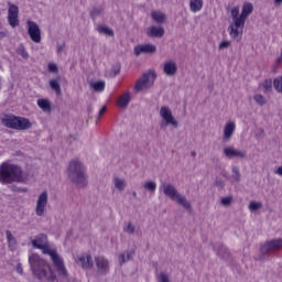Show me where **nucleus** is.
<instances>
[{
	"instance_id": "obj_51",
	"label": "nucleus",
	"mask_w": 282,
	"mask_h": 282,
	"mask_svg": "<svg viewBox=\"0 0 282 282\" xmlns=\"http://www.w3.org/2000/svg\"><path fill=\"white\" fill-rule=\"evenodd\" d=\"M107 112V106H104L99 112H98V117L97 120H100V118H102V116H105V113Z\"/></svg>"
},
{
	"instance_id": "obj_35",
	"label": "nucleus",
	"mask_w": 282,
	"mask_h": 282,
	"mask_svg": "<svg viewBox=\"0 0 282 282\" xmlns=\"http://www.w3.org/2000/svg\"><path fill=\"white\" fill-rule=\"evenodd\" d=\"M115 187L117 188V191L122 192L127 187V183H124V180L115 177Z\"/></svg>"
},
{
	"instance_id": "obj_23",
	"label": "nucleus",
	"mask_w": 282,
	"mask_h": 282,
	"mask_svg": "<svg viewBox=\"0 0 282 282\" xmlns=\"http://www.w3.org/2000/svg\"><path fill=\"white\" fill-rule=\"evenodd\" d=\"M37 107H40V109H42V111H45L46 113H52V102L50 101V99H37Z\"/></svg>"
},
{
	"instance_id": "obj_60",
	"label": "nucleus",
	"mask_w": 282,
	"mask_h": 282,
	"mask_svg": "<svg viewBox=\"0 0 282 282\" xmlns=\"http://www.w3.org/2000/svg\"><path fill=\"white\" fill-rule=\"evenodd\" d=\"M258 131H259L260 133H265V131L263 130V128H260Z\"/></svg>"
},
{
	"instance_id": "obj_34",
	"label": "nucleus",
	"mask_w": 282,
	"mask_h": 282,
	"mask_svg": "<svg viewBox=\"0 0 282 282\" xmlns=\"http://www.w3.org/2000/svg\"><path fill=\"white\" fill-rule=\"evenodd\" d=\"M102 14V8L94 7L93 10L89 12V17L93 19V21H96L97 17H100Z\"/></svg>"
},
{
	"instance_id": "obj_1",
	"label": "nucleus",
	"mask_w": 282,
	"mask_h": 282,
	"mask_svg": "<svg viewBox=\"0 0 282 282\" xmlns=\"http://www.w3.org/2000/svg\"><path fill=\"white\" fill-rule=\"evenodd\" d=\"M29 264L32 274H34L39 279V281H56V272L52 270L50 263L43 260L40 254L32 253L29 257Z\"/></svg>"
},
{
	"instance_id": "obj_54",
	"label": "nucleus",
	"mask_w": 282,
	"mask_h": 282,
	"mask_svg": "<svg viewBox=\"0 0 282 282\" xmlns=\"http://www.w3.org/2000/svg\"><path fill=\"white\" fill-rule=\"evenodd\" d=\"M87 111H88V117L91 118V111H93L91 106H88V107H87Z\"/></svg>"
},
{
	"instance_id": "obj_58",
	"label": "nucleus",
	"mask_w": 282,
	"mask_h": 282,
	"mask_svg": "<svg viewBox=\"0 0 282 282\" xmlns=\"http://www.w3.org/2000/svg\"><path fill=\"white\" fill-rule=\"evenodd\" d=\"M223 182L221 181H216V186H221Z\"/></svg>"
},
{
	"instance_id": "obj_24",
	"label": "nucleus",
	"mask_w": 282,
	"mask_h": 282,
	"mask_svg": "<svg viewBox=\"0 0 282 282\" xmlns=\"http://www.w3.org/2000/svg\"><path fill=\"white\" fill-rule=\"evenodd\" d=\"M33 248L39 250V246H45L47 243V236L45 234H40L32 240Z\"/></svg>"
},
{
	"instance_id": "obj_30",
	"label": "nucleus",
	"mask_w": 282,
	"mask_h": 282,
	"mask_svg": "<svg viewBox=\"0 0 282 282\" xmlns=\"http://www.w3.org/2000/svg\"><path fill=\"white\" fill-rule=\"evenodd\" d=\"M97 31L99 32V34H106V36H113V29L107 25H99L97 28Z\"/></svg>"
},
{
	"instance_id": "obj_43",
	"label": "nucleus",
	"mask_w": 282,
	"mask_h": 282,
	"mask_svg": "<svg viewBox=\"0 0 282 282\" xmlns=\"http://www.w3.org/2000/svg\"><path fill=\"white\" fill-rule=\"evenodd\" d=\"M123 232H127L128 235H133V232H135V226L129 223L127 227L123 228Z\"/></svg>"
},
{
	"instance_id": "obj_38",
	"label": "nucleus",
	"mask_w": 282,
	"mask_h": 282,
	"mask_svg": "<svg viewBox=\"0 0 282 282\" xmlns=\"http://www.w3.org/2000/svg\"><path fill=\"white\" fill-rule=\"evenodd\" d=\"M253 100L257 102V105H260V107L265 105V97H263L261 94L254 95Z\"/></svg>"
},
{
	"instance_id": "obj_36",
	"label": "nucleus",
	"mask_w": 282,
	"mask_h": 282,
	"mask_svg": "<svg viewBox=\"0 0 282 282\" xmlns=\"http://www.w3.org/2000/svg\"><path fill=\"white\" fill-rule=\"evenodd\" d=\"M273 87L278 94H282V76L273 80Z\"/></svg>"
},
{
	"instance_id": "obj_45",
	"label": "nucleus",
	"mask_w": 282,
	"mask_h": 282,
	"mask_svg": "<svg viewBox=\"0 0 282 282\" xmlns=\"http://www.w3.org/2000/svg\"><path fill=\"white\" fill-rule=\"evenodd\" d=\"M232 204V196H227L221 198L223 206H230Z\"/></svg>"
},
{
	"instance_id": "obj_55",
	"label": "nucleus",
	"mask_w": 282,
	"mask_h": 282,
	"mask_svg": "<svg viewBox=\"0 0 282 282\" xmlns=\"http://www.w3.org/2000/svg\"><path fill=\"white\" fill-rule=\"evenodd\" d=\"M275 173H276V175H281V177H282V166L278 167Z\"/></svg>"
},
{
	"instance_id": "obj_16",
	"label": "nucleus",
	"mask_w": 282,
	"mask_h": 282,
	"mask_svg": "<svg viewBox=\"0 0 282 282\" xmlns=\"http://www.w3.org/2000/svg\"><path fill=\"white\" fill-rule=\"evenodd\" d=\"M76 263L83 268V270H91L94 268V258L91 254H82L76 260Z\"/></svg>"
},
{
	"instance_id": "obj_46",
	"label": "nucleus",
	"mask_w": 282,
	"mask_h": 282,
	"mask_svg": "<svg viewBox=\"0 0 282 282\" xmlns=\"http://www.w3.org/2000/svg\"><path fill=\"white\" fill-rule=\"evenodd\" d=\"M120 69H121V65L120 63H117L112 66V76H118V74H120Z\"/></svg>"
},
{
	"instance_id": "obj_11",
	"label": "nucleus",
	"mask_w": 282,
	"mask_h": 282,
	"mask_svg": "<svg viewBox=\"0 0 282 282\" xmlns=\"http://www.w3.org/2000/svg\"><path fill=\"white\" fill-rule=\"evenodd\" d=\"M8 21L11 28L19 26V7L12 2H8Z\"/></svg>"
},
{
	"instance_id": "obj_37",
	"label": "nucleus",
	"mask_w": 282,
	"mask_h": 282,
	"mask_svg": "<svg viewBox=\"0 0 282 282\" xmlns=\"http://www.w3.org/2000/svg\"><path fill=\"white\" fill-rule=\"evenodd\" d=\"M262 207H263V204L254 202V200H252L249 204V210H251V213H254V212L261 209Z\"/></svg>"
},
{
	"instance_id": "obj_15",
	"label": "nucleus",
	"mask_w": 282,
	"mask_h": 282,
	"mask_svg": "<svg viewBox=\"0 0 282 282\" xmlns=\"http://www.w3.org/2000/svg\"><path fill=\"white\" fill-rule=\"evenodd\" d=\"M47 192H43L42 194H40L35 207V215H37V217H43V215H45V206H47Z\"/></svg>"
},
{
	"instance_id": "obj_27",
	"label": "nucleus",
	"mask_w": 282,
	"mask_h": 282,
	"mask_svg": "<svg viewBox=\"0 0 282 282\" xmlns=\"http://www.w3.org/2000/svg\"><path fill=\"white\" fill-rule=\"evenodd\" d=\"M204 8V0H189L191 12H199Z\"/></svg>"
},
{
	"instance_id": "obj_41",
	"label": "nucleus",
	"mask_w": 282,
	"mask_h": 282,
	"mask_svg": "<svg viewBox=\"0 0 282 282\" xmlns=\"http://www.w3.org/2000/svg\"><path fill=\"white\" fill-rule=\"evenodd\" d=\"M10 189L12 193H28V187H19L17 185H11Z\"/></svg>"
},
{
	"instance_id": "obj_13",
	"label": "nucleus",
	"mask_w": 282,
	"mask_h": 282,
	"mask_svg": "<svg viewBox=\"0 0 282 282\" xmlns=\"http://www.w3.org/2000/svg\"><path fill=\"white\" fill-rule=\"evenodd\" d=\"M95 263L98 274H109V260L107 258H105L104 256L95 257Z\"/></svg>"
},
{
	"instance_id": "obj_26",
	"label": "nucleus",
	"mask_w": 282,
	"mask_h": 282,
	"mask_svg": "<svg viewBox=\"0 0 282 282\" xmlns=\"http://www.w3.org/2000/svg\"><path fill=\"white\" fill-rule=\"evenodd\" d=\"M129 102H131V94L126 93L118 99V105L121 109H127L129 107Z\"/></svg>"
},
{
	"instance_id": "obj_12",
	"label": "nucleus",
	"mask_w": 282,
	"mask_h": 282,
	"mask_svg": "<svg viewBox=\"0 0 282 282\" xmlns=\"http://www.w3.org/2000/svg\"><path fill=\"white\" fill-rule=\"evenodd\" d=\"M213 250L216 252V257H219L223 261H229L231 254L230 249L224 243H212Z\"/></svg>"
},
{
	"instance_id": "obj_21",
	"label": "nucleus",
	"mask_w": 282,
	"mask_h": 282,
	"mask_svg": "<svg viewBox=\"0 0 282 282\" xmlns=\"http://www.w3.org/2000/svg\"><path fill=\"white\" fill-rule=\"evenodd\" d=\"M234 133H235V122L227 123L224 129V137H223L224 142H230Z\"/></svg>"
},
{
	"instance_id": "obj_7",
	"label": "nucleus",
	"mask_w": 282,
	"mask_h": 282,
	"mask_svg": "<svg viewBox=\"0 0 282 282\" xmlns=\"http://www.w3.org/2000/svg\"><path fill=\"white\" fill-rule=\"evenodd\" d=\"M158 79V73L155 70H149L144 73L135 83L134 91H142V89H150L155 85V80Z\"/></svg>"
},
{
	"instance_id": "obj_25",
	"label": "nucleus",
	"mask_w": 282,
	"mask_h": 282,
	"mask_svg": "<svg viewBox=\"0 0 282 282\" xmlns=\"http://www.w3.org/2000/svg\"><path fill=\"white\" fill-rule=\"evenodd\" d=\"M228 32L231 36V39H236L237 41H239V36L241 37V34H243V28H237L235 26V24H230L228 26Z\"/></svg>"
},
{
	"instance_id": "obj_57",
	"label": "nucleus",
	"mask_w": 282,
	"mask_h": 282,
	"mask_svg": "<svg viewBox=\"0 0 282 282\" xmlns=\"http://www.w3.org/2000/svg\"><path fill=\"white\" fill-rule=\"evenodd\" d=\"M191 155H192V158H195V155H197V152L192 151V152H191Z\"/></svg>"
},
{
	"instance_id": "obj_4",
	"label": "nucleus",
	"mask_w": 282,
	"mask_h": 282,
	"mask_svg": "<svg viewBox=\"0 0 282 282\" xmlns=\"http://www.w3.org/2000/svg\"><path fill=\"white\" fill-rule=\"evenodd\" d=\"M0 124L7 129H13L14 131H28V129H32V121H30V119L12 113H2Z\"/></svg>"
},
{
	"instance_id": "obj_9",
	"label": "nucleus",
	"mask_w": 282,
	"mask_h": 282,
	"mask_svg": "<svg viewBox=\"0 0 282 282\" xmlns=\"http://www.w3.org/2000/svg\"><path fill=\"white\" fill-rule=\"evenodd\" d=\"M160 116L162 120H164L166 127L172 126L174 127V129H177V127H180V123L175 120V117H173V112L171 111V108H169V106L161 107Z\"/></svg>"
},
{
	"instance_id": "obj_47",
	"label": "nucleus",
	"mask_w": 282,
	"mask_h": 282,
	"mask_svg": "<svg viewBox=\"0 0 282 282\" xmlns=\"http://www.w3.org/2000/svg\"><path fill=\"white\" fill-rule=\"evenodd\" d=\"M231 43L230 41H223L219 46L218 50H228V47H230Z\"/></svg>"
},
{
	"instance_id": "obj_14",
	"label": "nucleus",
	"mask_w": 282,
	"mask_h": 282,
	"mask_svg": "<svg viewBox=\"0 0 282 282\" xmlns=\"http://www.w3.org/2000/svg\"><path fill=\"white\" fill-rule=\"evenodd\" d=\"M158 52V46L155 44H138L134 46V56H140V54H155Z\"/></svg>"
},
{
	"instance_id": "obj_59",
	"label": "nucleus",
	"mask_w": 282,
	"mask_h": 282,
	"mask_svg": "<svg viewBox=\"0 0 282 282\" xmlns=\"http://www.w3.org/2000/svg\"><path fill=\"white\" fill-rule=\"evenodd\" d=\"M6 36V33L0 32V39H3Z\"/></svg>"
},
{
	"instance_id": "obj_29",
	"label": "nucleus",
	"mask_w": 282,
	"mask_h": 282,
	"mask_svg": "<svg viewBox=\"0 0 282 282\" xmlns=\"http://www.w3.org/2000/svg\"><path fill=\"white\" fill-rule=\"evenodd\" d=\"M50 87L57 96H61L63 94V90L61 89V84L56 79L50 80Z\"/></svg>"
},
{
	"instance_id": "obj_39",
	"label": "nucleus",
	"mask_w": 282,
	"mask_h": 282,
	"mask_svg": "<svg viewBox=\"0 0 282 282\" xmlns=\"http://www.w3.org/2000/svg\"><path fill=\"white\" fill-rule=\"evenodd\" d=\"M159 282H171V278L169 276V273L166 272H161L158 276H156Z\"/></svg>"
},
{
	"instance_id": "obj_56",
	"label": "nucleus",
	"mask_w": 282,
	"mask_h": 282,
	"mask_svg": "<svg viewBox=\"0 0 282 282\" xmlns=\"http://www.w3.org/2000/svg\"><path fill=\"white\" fill-rule=\"evenodd\" d=\"M275 6H282V0H274Z\"/></svg>"
},
{
	"instance_id": "obj_50",
	"label": "nucleus",
	"mask_w": 282,
	"mask_h": 282,
	"mask_svg": "<svg viewBox=\"0 0 282 282\" xmlns=\"http://www.w3.org/2000/svg\"><path fill=\"white\" fill-rule=\"evenodd\" d=\"M48 72L56 74V72H58V66L56 64H48Z\"/></svg>"
},
{
	"instance_id": "obj_10",
	"label": "nucleus",
	"mask_w": 282,
	"mask_h": 282,
	"mask_svg": "<svg viewBox=\"0 0 282 282\" xmlns=\"http://www.w3.org/2000/svg\"><path fill=\"white\" fill-rule=\"evenodd\" d=\"M28 34L33 43H41V28L36 22L29 20L28 22Z\"/></svg>"
},
{
	"instance_id": "obj_48",
	"label": "nucleus",
	"mask_w": 282,
	"mask_h": 282,
	"mask_svg": "<svg viewBox=\"0 0 282 282\" xmlns=\"http://www.w3.org/2000/svg\"><path fill=\"white\" fill-rule=\"evenodd\" d=\"M123 254H126V261H132L133 254H135V251L134 250L126 251V252H123Z\"/></svg>"
},
{
	"instance_id": "obj_18",
	"label": "nucleus",
	"mask_w": 282,
	"mask_h": 282,
	"mask_svg": "<svg viewBox=\"0 0 282 282\" xmlns=\"http://www.w3.org/2000/svg\"><path fill=\"white\" fill-rule=\"evenodd\" d=\"M253 10H254V6H252V3H250V2H246L242 6L239 22L243 21V23L246 24V19L249 18V15L251 14V12H253Z\"/></svg>"
},
{
	"instance_id": "obj_61",
	"label": "nucleus",
	"mask_w": 282,
	"mask_h": 282,
	"mask_svg": "<svg viewBox=\"0 0 282 282\" xmlns=\"http://www.w3.org/2000/svg\"><path fill=\"white\" fill-rule=\"evenodd\" d=\"M133 197H138V194L135 192L132 193Z\"/></svg>"
},
{
	"instance_id": "obj_3",
	"label": "nucleus",
	"mask_w": 282,
	"mask_h": 282,
	"mask_svg": "<svg viewBox=\"0 0 282 282\" xmlns=\"http://www.w3.org/2000/svg\"><path fill=\"white\" fill-rule=\"evenodd\" d=\"M68 180L76 186H80V188H85L87 186V172L85 164L80 162L78 159H73L69 161L66 170Z\"/></svg>"
},
{
	"instance_id": "obj_19",
	"label": "nucleus",
	"mask_w": 282,
	"mask_h": 282,
	"mask_svg": "<svg viewBox=\"0 0 282 282\" xmlns=\"http://www.w3.org/2000/svg\"><path fill=\"white\" fill-rule=\"evenodd\" d=\"M230 14H231V18H232V21H234L232 24H235V28H241V29H243V26H245L246 24L243 23V20L240 21L241 15H239V7H235L234 9H231ZM239 21H240V22H239Z\"/></svg>"
},
{
	"instance_id": "obj_52",
	"label": "nucleus",
	"mask_w": 282,
	"mask_h": 282,
	"mask_svg": "<svg viewBox=\"0 0 282 282\" xmlns=\"http://www.w3.org/2000/svg\"><path fill=\"white\" fill-rule=\"evenodd\" d=\"M17 272L18 274H23V265L21 263L17 264Z\"/></svg>"
},
{
	"instance_id": "obj_49",
	"label": "nucleus",
	"mask_w": 282,
	"mask_h": 282,
	"mask_svg": "<svg viewBox=\"0 0 282 282\" xmlns=\"http://www.w3.org/2000/svg\"><path fill=\"white\" fill-rule=\"evenodd\" d=\"M127 263V253H121L119 256V265H124Z\"/></svg>"
},
{
	"instance_id": "obj_32",
	"label": "nucleus",
	"mask_w": 282,
	"mask_h": 282,
	"mask_svg": "<svg viewBox=\"0 0 282 282\" xmlns=\"http://www.w3.org/2000/svg\"><path fill=\"white\" fill-rule=\"evenodd\" d=\"M143 188L145 191H149L150 193H155V188H158V184H155V181H149L143 184Z\"/></svg>"
},
{
	"instance_id": "obj_42",
	"label": "nucleus",
	"mask_w": 282,
	"mask_h": 282,
	"mask_svg": "<svg viewBox=\"0 0 282 282\" xmlns=\"http://www.w3.org/2000/svg\"><path fill=\"white\" fill-rule=\"evenodd\" d=\"M262 87L265 93L272 91V79H265L264 83L262 84Z\"/></svg>"
},
{
	"instance_id": "obj_6",
	"label": "nucleus",
	"mask_w": 282,
	"mask_h": 282,
	"mask_svg": "<svg viewBox=\"0 0 282 282\" xmlns=\"http://www.w3.org/2000/svg\"><path fill=\"white\" fill-rule=\"evenodd\" d=\"M37 248L39 250H42L43 254H48V257H51L58 279H67V269L65 268V262L62 260L61 256H58V251H56V249H51L48 243L37 246Z\"/></svg>"
},
{
	"instance_id": "obj_44",
	"label": "nucleus",
	"mask_w": 282,
	"mask_h": 282,
	"mask_svg": "<svg viewBox=\"0 0 282 282\" xmlns=\"http://www.w3.org/2000/svg\"><path fill=\"white\" fill-rule=\"evenodd\" d=\"M8 243H17V238L12 235V231L6 230Z\"/></svg>"
},
{
	"instance_id": "obj_31",
	"label": "nucleus",
	"mask_w": 282,
	"mask_h": 282,
	"mask_svg": "<svg viewBox=\"0 0 282 282\" xmlns=\"http://www.w3.org/2000/svg\"><path fill=\"white\" fill-rule=\"evenodd\" d=\"M17 54H19V56H22V58H24V59L30 58V54L28 53V51L25 50V46L23 44H20L18 46Z\"/></svg>"
},
{
	"instance_id": "obj_8",
	"label": "nucleus",
	"mask_w": 282,
	"mask_h": 282,
	"mask_svg": "<svg viewBox=\"0 0 282 282\" xmlns=\"http://www.w3.org/2000/svg\"><path fill=\"white\" fill-rule=\"evenodd\" d=\"M282 249V238L268 240L260 247L261 254H270L272 252H279Z\"/></svg>"
},
{
	"instance_id": "obj_53",
	"label": "nucleus",
	"mask_w": 282,
	"mask_h": 282,
	"mask_svg": "<svg viewBox=\"0 0 282 282\" xmlns=\"http://www.w3.org/2000/svg\"><path fill=\"white\" fill-rule=\"evenodd\" d=\"M65 50V42H63L61 45L57 46V52L61 54Z\"/></svg>"
},
{
	"instance_id": "obj_28",
	"label": "nucleus",
	"mask_w": 282,
	"mask_h": 282,
	"mask_svg": "<svg viewBox=\"0 0 282 282\" xmlns=\"http://www.w3.org/2000/svg\"><path fill=\"white\" fill-rule=\"evenodd\" d=\"M151 18L153 19V21H155V23H164V21H166V14L162 13V12H158V11H152L151 12Z\"/></svg>"
},
{
	"instance_id": "obj_33",
	"label": "nucleus",
	"mask_w": 282,
	"mask_h": 282,
	"mask_svg": "<svg viewBox=\"0 0 282 282\" xmlns=\"http://www.w3.org/2000/svg\"><path fill=\"white\" fill-rule=\"evenodd\" d=\"M90 87H93L94 91H105V82L90 83Z\"/></svg>"
},
{
	"instance_id": "obj_40",
	"label": "nucleus",
	"mask_w": 282,
	"mask_h": 282,
	"mask_svg": "<svg viewBox=\"0 0 282 282\" xmlns=\"http://www.w3.org/2000/svg\"><path fill=\"white\" fill-rule=\"evenodd\" d=\"M232 173H234V175H232L234 180H235L236 182H240V180H241V173L239 172V167L232 166Z\"/></svg>"
},
{
	"instance_id": "obj_17",
	"label": "nucleus",
	"mask_w": 282,
	"mask_h": 282,
	"mask_svg": "<svg viewBox=\"0 0 282 282\" xmlns=\"http://www.w3.org/2000/svg\"><path fill=\"white\" fill-rule=\"evenodd\" d=\"M223 151H224V154L229 160H232V158H239L240 160H243L247 155L246 151L237 150L234 147L224 148Z\"/></svg>"
},
{
	"instance_id": "obj_22",
	"label": "nucleus",
	"mask_w": 282,
	"mask_h": 282,
	"mask_svg": "<svg viewBox=\"0 0 282 282\" xmlns=\"http://www.w3.org/2000/svg\"><path fill=\"white\" fill-rule=\"evenodd\" d=\"M163 72L166 76H175L177 74V64L175 62H166Z\"/></svg>"
},
{
	"instance_id": "obj_20",
	"label": "nucleus",
	"mask_w": 282,
	"mask_h": 282,
	"mask_svg": "<svg viewBox=\"0 0 282 282\" xmlns=\"http://www.w3.org/2000/svg\"><path fill=\"white\" fill-rule=\"evenodd\" d=\"M148 36H150V39H162V36H164L163 26L152 25L148 31Z\"/></svg>"
},
{
	"instance_id": "obj_5",
	"label": "nucleus",
	"mask_w": 282,
	"mask_h": 282,
	"mask_svg": "<svg viewBox=\"0 0 282 282\" xmlns=\"http://www.w3.org/2000/svg\"><path fill=\"white\" fill-rule=\"evenodd\" d=\"M163 194L165 197H170L172 202H176L178 206H182L187 213H193V205L186 199V196L182 195L175 188V185L171 183H164L161 185Z\"/></svg>"
},
{
	"instance_id": "obj_2",
	"label": "nucleus",
	"mask_w": 282,
	"mask_h": 282,
	"mask_svg": "<svg viewBox=\"0 0 282 282\" xmlns=\"http://www.w3.org/2000/svg\"><path fill=\"white\" fill-rule=\"evenodd\" d=\"M23 184L25 183V176L23 175V169L17 164L3 162L0 165V183L2 184Z\"/></svg>"
}]
</instances>
